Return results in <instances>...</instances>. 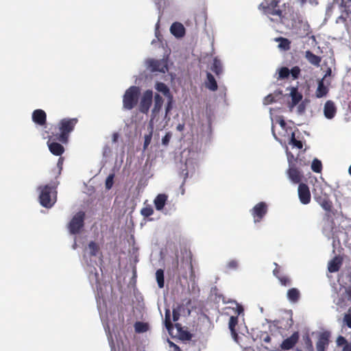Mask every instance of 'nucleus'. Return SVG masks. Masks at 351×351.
<instances>
[{"mask_svg":"<svg viewBox=\"0 0 351 351\" xmlns=\"http://www.w3.org/2000/svg\"><path fill=\"white\" fill-rule=\"evenodd\" d=\"M169 346L172 349L171 351H182L180 348L173 341L168 340Z\"/></svg>","mask_w":351,"mask_h":351,"instance_id":"obj_51","label":"nucleus"},{"mask_svg":"<svg viewBox=\"0 0 351 351\" xmlns=\"http://www.w3.org/2000/svg\"><path fill=\"white\" fill-rule=\"evenodd\" d=\"M168 101L165 106V118L167 117L171 109L173 108V95L167 97Z\"/></svg>","mask_w":351,"mask_h":351,"instance_id":"obj_39","label":"nucleus"},{"mask_svg":"<svg viewBox=\"0 0 351 351\" xmlns=\"http://www.w3.org/2000/svg\"><path fill=\"white\" fill-rule=\"evenodd\" d=\"M302 5L308 2L311 5H317L318 3L317 0H298Z\"/></svg>","mask_w":351,"mask_h":351,"instance_id":"obj_53","label":"nucleus"},{"mask_svg":"<svg viewBox=\"0 0 351 351\" xmlns=\"http://www.w3.org/2000/svg\"><path fill=\"white\" fill-rule=\"evenodd\" d=\"M179 317H180V314H179V313H178L177 311L173 310V320L174 322H176V321H178V320Z\"/></svg>","mask_w":351,"mask_h":351,"instance_id":"obj_55","label":"nucleus"},{"mask_svg":"<svg viewBox=\"0 0 351 351\" xmlns=\"http://www.w3.org/2000/svg\"><path fill=\"white\" fill-rule=\"evenodd\" d=\"M306 59L313 65L319 66L322 61L321 57L314 54L311 51L308 50L305 52Z\"/></svg>","mask_w":351,"mask_h":351,"instance_id":"obj_23","label":"nucleus"},{"mask_svg":"<svg viewBox=\"0 0 351 351\" xmlns=\"http://www.w3.org/2000/svg\"><path fill=\"white\" fill-rule=\"evenodd\" d=\"M239 266L238 261L237 260H231L227 263V267L229 269H236Z\"/></svg>","mask_w":351,"mask_h":351,"instance_id":"obj_47","label":"nucleus"},{"mask_svg":"<svg viewBox=\"0 0 351 351\" xmlns=\"http://www.w3.org/2000/svg\"><path fill=\"white\" fill-rule=\"evenodd\" d=\"M78 123L77 118H64L61 119L58 124L59 132L51 134V137H54V140L62 143H67L69 141V134L74 130L76 124Z\"/></svg>","mask_w":351,"mask_h":351,"instance_id":"obj_1","label":"nucleus"},{"mask_svg":"<svg viewBox=\"0 0 351 351\" xmlns=\"http://www.w3.org/2000/svg\"><path fill=\"white\" fill-rule=\"evenodd\" d=\"M313 197L315 200L321 206V207L328 213L332 212V202L330 199L329 195L326 193L323 187L317 186L313 190Z\"/></svg>","mask_w":351,"mask_h":351,"instance_id":"obj_4","label":"nucleus"},{"mask_svg":"<svg viewBox=\"0 0 351 351\" xmlns=\"http://www.w3.org/2000/svg\"><path fill=\"white\" fill-rule=\"evenodd\" d=\"M88 248L90 250V255L91 256H96L99 250V245L95 242L90 241L88 243Z\"/></svg>","mask_w":351,"mask_h":351,"instance_id":"obj_36","label":"nucleus"},{"mask_svg":"<svg viewBox=\"0 0 351 351\" xmlns=\"http://www.w3.org/2000/svg\"><path fill=\"white\" fill-rule=\"evenodd\" d=\"M147 66L152 72H160L162 73L168 71L167 60H149L147 62Z\"/></svg>","mask_w":351,"mask_h":351,"instance_id":"obj_10","label":"nucleus"},{"mask_svg":"<svg viewBox=\"0 0 351 351\" xmlns=\"http://www.w3.org/2000/svg\"><path fill=\"white\" fill-rule=\"evenodd\" d=\"M164 100L158 93L154 95V104L152 110V119H154L156 116L160 112L163 105Z\"/></svg>","mask_w":351,"mask_h":351,"instance_id":"obj_18","label":"nucleus"},{"mask_svg":"<svg viewBox=\"0 0 351 351\" xmlns=\"http://www.w3.org/2000/svg\"><path fill=\"white\" fill-rule=\"evenodd\" d=\"M328 88L324 84V79L318 81V85L315 91V95L317 98L325 97L328 93Z\"/></svg>","mask_w":351,"mask_h":351,"instance_id":"obj_22","label":"nucleus"},{"mask_svg":"<svg viewBox=\"0 0 351 351\" xmlns=\"http://www.w3.org/2000/svg\"><path fill=\"white\" fill-rule=\"evenodd\" d=\"M290 75V70L287 67H282L279 71V78H287Z\"/></svg>","mask_w":351,"mask_h":351,"instance_id":"obj_43","label":"nucleus"},{"mask_svg":"<svg viewBox=\"0 0 351 351\" xmlns=\"http://www.w3.org/2000/svg\"><path fill=\"white\" fill-rule=\"evenodd\" d=\"M153 92L152 90H145L140 100L138 110L143 114H147L152 104Z\"/></svg>","mask_w":351,"mask_h":351,"instance_id":"obj_8","label":"nucleus"},{"mask_svg":"<svg viewBox=\"0 0 351 351\" xmlns=\"http://www.w3.org/2000/svg\"><path fill=\"white\" fill-rule=\"evenodd\" d=\"M206 81L205 82L206 87L212 91H215L218 88L217 82L214 76L209 72L206 74Z\"/></svg>","mask_w":351,"mask_h":351,"instance_id":"obj_24","label":"nucleus"},{"mask_svg":"<svg viewBox=\"0 0 351 351\" xmlns=\"http://www.w3.org/2000/svg\"><path fill=\"white\" fill-rule=\"evenodd\" d=\"M293 28L295 30V33L300 36V38H305L311 33V27L307 21L299 19L298 23L293 25Z\"/></svg>","mask_w":351,"mask_h":351,"instance_id":"obj_11","label":"nucleus"},{"mask_svg":"<svg viewBox=\"0 0 351 351\" xmlns=\"http://www.w3.org/2000/svg\"><path fill=\"white\" fill-rule=\"evenodd\" d=\"M311 169L315 173H320L322 170V162L319 160L315 158L312 162Z\"/></svg>","mask_w":351,"mask_h":351,"instance_id":"obj_35","label":"nucleus"},{"mask_svg":"<svg viewBox=\"0 0 351 351\" xmlns=\"http://www.w3.org/2000/svg\"><path fill=\"white\" fill-rule=\"evenodd\" d=\"M211 70L217 75H219L222 73V65L220 60L215 58L211 67Z\"/></svg>","mask_w":351,"mask_h":351,"instance_id":"obj_29","label":"nucleus"},{"mask_svg":"<svg viewBox=\"0 0 351 351\" xmlns=\"http://www.w3.org/2000/svg\"><path fill=\"white\" fill-rule=\"evenodd\" d=\"M170 32L176 38H182L185 35V28L179 22H175L171 25Z\"/></svg>","mask_w":351,"mask_h":351,"instance_id":"obj_17","label":"nucleus"},{"mask_svg":"<svg viewBox=\"0 0 351 351\" xmlns=\"http://www.w3.org/2000/svg\"><path fill=\"white\" fill-rule=\"evenodd\" d=\"M274 101V97L272 95H269L265 98V104H269Z\"/></svg>","mask_w":351,"mask_h":351,"instance_id":"obj_52","label":"nucleus"},{"mask_svg":"<svg viewBox=\"0 0 351 351\" xmlns=\"http://www.w3.org/2000/svg\"><path fill=\"white\" fill-rule=\"evenodd\" d=\"M271 341V337L269 336V335H267L265 338H264V341L265 342H269Z\"/></svg>","mask_w":351,"mask_h":351,"instance_id":"obj_63","label":"nucleus"},{"mask_svg":"<svg viewBox=\"0 0 351 351\" xmlns=\"http://www.w3.org/2000/svg\"><path fill=\"white\" fill-rule=\"evenodd\" d=\"M292 159H293V155L290 154L288 155V160L289 163V168L287 170V174L289 178L294 184H300L302 180L303 175L302 172L295 167V165L293 163Z\"/></svg>","mask_w":351,"mask_h":351,"instance_id":"obj_7","label":"nucleus"},{"mask_svg":"<svg viewBox=\"0 0 351 351\" xmlns=\"http://www.w3.org/2000/svg\"><path fill=\"white\" fill-rule=\"evenodd\" d=\"M39 202L45 208H51L56 202L57 191L55 186L49 184L40 186Z\"/></svg>","mask_w":351,"mask_h":351,"instance_id":"obj_2","label":"nucleus"},{"mask_svg":"<svg viewBox=\"0 0 351 351\" xmlns=\"http://www.w3.org/2000/svg\"><path fill=\"white\" fill-rule=\"evenodd\" d=\"M331 69H328L326 72V74L324 75V77L322 79H324V80L325 81L326 78L328 77V76H330L331 75Z\"/></svg>","mask_w":351,"mask_h":351,"instance_id":"obj_61","label":"nucleus"},{"mask_svg":"<svg viewBox=\"0 0 351 351\" xmlns=\"http://www.w3.org/2000/svg\"><path fill=\"white\" fill-rule=\"evenodd\" d=\"M278 123H279L280 125L282 127V128L284 129L286 127L287 123L282 118H280L278 120Z\"/></svg>","mask_w":351,"mask_h":351,"instance_id":"obj_58","label":"nucleus"},{"mask_svg":"<svg viewBox=\"0 0 351 351\" xmlns=\"http://www.w3.org/2000/svg\"><path fill=\"white\" fill-rule=\"evenodd\" d=\"M279 1L277 0H264V2L260 4L259 9L264 14L272 16H276L279 20L282 21L284 16L282 10L280 9L278 5Z\"/></svg>","mask_w":351,"mask_h":351,"instance_id":"obj_5","label":"nucleus"},{"mask_svg":"<svg viewBox=\"0 0 351 351\" xmlns=\"http://www.w3.org/2000/svg\"><path fill=\"white\" fill-rule=\"evenodd\" d=\"M140 94L138 86H132L128 88L123 96V108L128 110L133 109L138 102Z\"/></svg>","mask_w":351,"mask_h":351,"instance_id":"obj_3","label":"nucleus"},{"mask_svg":"<svg viewBox=\"0 0 351 351\" xmlns=\"http://www.w3.org/2000/svg\"><path fill=\"white\" fill-rule=\"evenodd\" d=\"M290 145H291L293 147H295L299 149H302L303 147V143L301 141L297 140L295 137V132L291 133V136L290 138V141L289 142Z\"/></svg>","mask_w":351,"mask_h":351,"instance_id":"obj_33","label":"nucleus"},{"mask_svg":"<svg viewBox=\"0 0 351 351\" xmlns=\"http://www.w3.org/2000/svg\"><path fill=\"white\" fill-rule=\"evenodd\" d=\"M150 141H151V135L145 136V141H144V145H143L144 149H146L147 147V146L150 143Z\"/></svg>","mask_w":351,"mask_h":351,"instance_id":"obj_54","label":"nucleus"},{"mask_svg":"<svg viewBox=\"0 0 351 351\" xmlns=\"http://www.w3.org/2000/svg\"><path fill=\"white\" fill-rule=\"evenodd\" d=\"M278 279L282 286L287 287L291 284V280L288 276L281 275Z\"/></svg>","mask_w":351,"mask_h":351,"instance_id":"obj_41","label":"nucleus"},{"mask_svg":"<svg viewBox=\"0 0 351 351\" xmlns=\"http://www.w3.org/2000/svg\"><path fill=\"white\" fill-rule=\"evenodd\" d=\"M287 296L290 302L295 303L300 300V292L296 288H291L287 291Z\"/></svg>","mask_w":351,"mask_h":351,"instance_id":"obj_25","label":"nucleus"},{"mask_svg":"<svg viewBox=\"0 0 351 351\" xmlns=\"http://www.w3.org/2000/svg\"><path fill=\"white\" fill-rule=\"evenodd\" d=\"M63 162H64V158H62V157H61V156H60V157L58 158V164H57V165H58V168L60 169V171H61V170H62V169Z\"/></svg>","mask_w":351,"mask_h":351,"instance_id":"obj_56","label":"nucleus"},{"mask_svg":"<svg viewBox=\"0 0 351 351\" xmlns=\"http://www.w3.org/2000/svg\"><path fill=\"white\" fill-rule=\"evenodd\" d=\"M154 213V210L151 206H147L144 208H143L141 210V214L145 217H148L151 215H152Z\"/></svg>","mask_w":351,"mask_h":351,"instance_id":"obj_40","label":"nucleus"},{"mask_svg":"<svg viewBox=\"0 0 351 351\" xmlns=\"http://www.w3.org/2000/svg\"><path fill=\"white\" fill-rule=\"evenodd\" d=\"M85 213L79 211L70 221L68 225V229L71 234H78L84 226Z\"/></svg>","mask_w":351,"mask_h":351,"instance_id":"obj_6","label":"nucleus"},{"mask_svg":"<svg viewBox=\"0 0 351 351\" xmlns=\"http://www.w3.org/2000/svg\"><path fill=\"white\" fill-rule=\"evenodd\" d=\"M192 337H193L192 334H191L187 330H182L180 332V338L182 340L189 341L192 339Z\"/></svg>","mask_w":351,"mask_h":351,"instance_id":"obj_45","label":"nucleus"},{"mask_svg":"<svg viewBox=\"0 0 351 351\" xmlns=\"http://www.w3.org/2000/svg\"><path fill=\"white\" fill-rule=\"evenodd\" d=\"M167 195L166 194L162 193L158 194L154 200L155 208L157 210H161L165 206V204L167 201Z\"/></svg>","mask_w":351,"mask_h":351,"instance_id":"obj_21","label":"nucleus"},{"mask_svg":"<svg viewBox=\"0 0 351 351\" xmlns=\"http://www.w3.org/2000/svg\"><path fill=\"white\" fill-rule=\"evenodd\" d=\"M300 69L299 66H293L291 70H290V74H291V76L293 77V80H296L299 77V75L300 74Z\"/></svg>","mask_w":351,"mask_h":351,"instance_id":"obj_44","label":"nucleus"},{"mask_svg":"<svg viewBox=\"0 0 351 351\" xmlns=\"http://www.w3.org/2000/svg\"><path fill=\"white\" fill-rule=\"evenodd\" d=\"M184 124H178V126H177V130L178 131H182L184 130Z\"/></svg>","mask_w":351,"mask_h":351,"instance_id":"obj_62","label":"nucleus"},{"mask_svg":"<svg viewBox=\"0 0 351 351\" xmlns=\"http://www.w3.org/2000/svg\"><path fill=\"white\" fill-rule=\"evenodd\" d=\"M272 133H273V135H274V138L276 139H277V136H276V133L274 132V125L272 126Z\"/></svg>","mask_w":351,"mask_h":351,"instance_id":"obj_64","label":"nucleus"},{"mask_svg":"<svg viewBox=\"0 0 351 351\" xmlns=\"http://www.w3.org/2000/svg\"><path fill=\"white\" fill-rule=\"evenodd\" d=\"M274 265H276V268L273 270V274L274 276L278 278L282 275L280 272V267L276 263H275Z\"/></svg>","mask_w":351,"mask_h":351,"instance_id":"obj_49","label":"nucleus"},{"mask_svg":"<svg viewBox=\"0 0 351 351\" xmlns=\"http://www.w3.org/2000/svg\"><path fill=\"white\" fill-rule=\"evenodd\" d=\"M54 137L49 136V141H47V145L50 152L58 156H60L64 152V147L54 140Z\"/></svg>","mask_w":351,"mask_h":351,"instance_id":"obj_14","label":"nucleus"},{"mask_svg":"<svg viewBox=\"0 0 351 351\" xmlns=\"http://www.w3.org/2000/svg\"><path fill=\"white\" fill-rule=\"evenodd\" d=\"M341 265L342 258L340 256H336L329 261L328 265V270L330 273L337 272L339 270Z\"/></svg>","mask_w":351,"mask_h":351,"instance_id":"obj_20","label":"nucleus"},{"mask_svg":"<svg viewBox=\"0 0 351 351\" xmlns=\"http://www.w3.org/2000/svg\"><path fill=\"white\" fill-rule=\"evenodd\" d=\"M114 174L110 173L106 180L105 186L106 189L110 190L114 184Z\"/></svg>","mask_w":351,"mask_h":351,"instance_id":"obj_42","label":"nucleus"},{"mask_svg":"<svg viewBox=\"0 0 351 351\" xmlns=\"http://www.w3.org/2000/svg\"><path fill=\"white\" fill-rule=\"evenodd\" d=\"M343 324L348 328H351V308L344 314L343 317Z\"/></svg>","mask_w":351,"mask_h":351,"instance_id":"obj_38","label":"nucleus"},{"mask_svg":"<svg viewBox=\"0 0 351 351\" xmlns=\"http://www.w3.org/2000/svg\"><path fill=\"white\" fill-rule=\"evenodd\" d=\"M171 134L168 132L167 133L165 136H163V138H162V143L164 145H167L169 144V141L171 139Z\"/></svg>","mask_w":351,"mask_h":351,"instance_id":"obj_50","label":"nucleus"},{"mask_svg":"<svg viewBox=\"0 0 351 351\" xmlns=\"http://www.w3.org/2000/svg\"><path fill=\"white\" fill-rule=\"evenodd\" d=\"M149 328L148 324L142 322H136L134 324V330L136 332L141 333L146 332Z\"/></svg>","mask_w":351,"mask_h":351,"instance_id":"obj_30","label":"nucleus"},{"mask_svg":"<svg viewBox=\"0 0 351 351\" xmlns=\"http://www.w3.org/2000/svg\"><path fill=\"white\" fill-rule=\"evenodd\" d=\"M298 193L299 199L302 204H308L311 202V195L307 184L300 183Z\"/></svg>","mask_w":351,"mask_h":351,"instance_id":"obj_12","label":"nucleus"},{"mask_svg":"<svg viewBox=\"0 0 351 351\" xmlns=\"http://www.w3.org/2000/svg\"><path fill=\"white\" fill-rule=\"evenodd\" d=\"M156 278L159 288H163L165 285L164 280V271L162 269H158L156 272Z\"/></svg>","mask_w":351,"mask_h":351,"instance_id":"obj_31","label":"nucleus"},{"mask_svg":"<svg viewBox=\"0 0 351 351\" xmlns=\"http://www.w3.org/2000/svg\"><path fill=\"white\" fill-rule=\"evenodd\" d=\"M300 338L299 332H294L289 337L285 339L281 343V348L289 350L293 348L298 343Z\"/></svg>","mask_w":351,"mask_h":351,"instance_id":"obj_15","label":"nucleus"},{"mask_svg":"<svg viewBox=\"0 0 351 351\" xmlns=\"http://www.w3.org/2000/svg\"><path fill=\"white\" fill-rule=\"evenodd\" d=\"M347 341L343 336H339L337 339V344L339 346H341L343 345H346Z\"/></svg>","mask_w":351,"mask_h":351,"instance_id":"obj_48","label":"nucleus"},{"mask_svg":"<svg viewBox=\"0 0 351 351\" xmlns=\"http://www.w3.org/2000/svg\"><path fill=\"white\" fill-rule=\"evenodd\" d=\"M119 138V134L118 133H114L112 135V141L114 143H116L118 141Z\"/></svg>","mask_w":351,"mask_h":351,"instance_id":"obj_60","label":"nucleus"},{"mask_svg":"<svg viewBox=\"0 0 351 351\" xmlns=\"http://www.w3.org/2000/svg\"><path fill=\"white\" fill-rule=\"evenodd\" d=\"M155 88L158 92L162 93L167 97L172 95L168 86L163 82H157L155 85Z\"/></svg>","mask_w":351,"mask_h":351,"instance_id":"obj_28","label":"nucleus"},{"mask_svg":"<svg viewBox=\"0 0 351 351\" xmlns=\"http://www.w3.org/2000/svg\"><path fill=\"white\" fill-rule=\"evenodd\" d=\"M330 334L329 332L325 331L321 332L318 336V339L316 343L317 351H326L330 342Z\"/></svg>","mask_w":351,"mask_h":351,"instance_id":"obj_13","label":"nucleus"},{"mask_svg":"<svg viewBox=\"0 0 351 351\" xmlns=\"http://www.w3.org/2000/svg\"><path fill=\"white\" fill-rule=\"evenodd\" d=\"M275 40L276 42H278V48L284 50V51H288L291 48V41L286 38L283 37H278L275 38Z\"/></svg>","mask_w":351,"mask_h":351,"instance_id":"obj_26","label":"nucleus"},{"mask_svg":"<svg viewBox=\"0 0 351 351\" xmlns=\"http://www.w3.org/2000/svg\"><path fill=\"white\" fill-rule=\"evenodd\" d=\"M291 106H296L302 99V95L296 88H292L291 91Z\"/></svg>","mask_w":351,"mask_h":351,"instance_id":"obj_27","label":"nucleus"},{"mask_svg":"<svg viewBox=\"0 0 351 351\" xmlns=\"http://www.w3.org/2000/svg\"><path fill=\"white\" fill-rule=\"evenodd\" d=\"M346 293L348 295V299L351 301V286L346 289Z\"/></svg>","mask_w":351,"mask_h":351,"instance_id":"obj_57","label":"nucleus"},{"mask_svg":"<svg viewBox=\"0 0 351 351\" xmlns=\"http://www.w3.org/2000/svg\"><path fill=\"white\" fill-rule=\"evenodd\" d=\"M344 11L346 14L348 16L351 14V0H347L344 2L343 4Z\"/></svg>","mask_w":351,"mask_h":351,"instance_id":"obj_46","label":"nucleus"},{"mask_svg":"<svg viewBox=\"0 0 351 351\" xmlns=\"http://www.w3.org/2000/svg\"><path fill=\"white\" fill-rule=\"evenodd\" d=\"M238 323V317L237 316H231L229 319V328L232 332V335H237V332L235 330V326L237 325Z\"/></svg>","mask_w":351,"mask_h":351,"instance_id":"obj_32","label":"nucleus"},{"mask_svg":"<svg viewBox=\"0 0 351 351\" xmlns=\"http://www.w3.org/2000/svg\"><path fill=\"white\" fill-rule=\"evenodd\" d=\"M336 111L337 109L333 101L328 100L325 103L324 112L327 119H332L336 114Z\"/></svg>","mask_w":351,"mask_h":351,"instance_id":"obj_19","label":"nucleus"},{"mask_svg":"<svg viewBox=\"0 0 351 351\" xmlns=\"http://www.w3.org/2000/svg\"><path fill=\"white\" fill-rule=\"evenodd\" d=\"M243 311V308L241 306H239L237 304V315H239L241 313H242Z\"/></svg>","mask_w":351,"mask_h":351,"instance_id":"obj_59","label":"nucleus"},{"mask_svg":"<svg viewBox=\"0 0 351 351\" xmlns=\"http://www.w3.org/2000/svg\"><path fill=\"white\" fill-rule=\"evenodd\" d=\"M32 121L37 125H44L47 122L46 112L41 109L35 110L32 112Z\"/></svg>","mask_w":351,"mask_h":351,"instance_id":"obj_16","label":"nucleus"},{"mask_svg":"<svg viewBox=\"0 0 351 351\" xmlns=\"http://www.w3.org/2000/svg\"><path fill=\"white\" fill-rule=\"evenodd\" d=\"M267 205L264 202H261L256 204L250 210L251 215L254 218V223L260 222L267 213Z\"/></svg>","mask_w":351,"mask_h":351,"instance_id":"obj_9","label":"nucleus"},{"mask_svg":"<svg viewBox=\"0 0 351 351\" xmlns=\"http://www.w3.org/2000/svg\"><path fill=\"white\" fill-rule=\"evenodd\" d=\"M302 339L305 345L306 350L307 351H314L313 342L309 335L308 334H306L305 335L303 336Z\"/></svg>","mask_w":351,"mask_h":351,"instance_id":"obj_34","label":"nucleus"},{"mask_svg":"<svg viewBox=\"0 0 351 351\" xmlns=\"http://www.w3.org/2000/svg\"><path fill=\"white\" fill-rule=\"evenodd\" d=\"M165 325L169 332H170L173 328V324L171 321L170 311L169 310H167L165 312Z\"/></svg>","mask_w":351,"mask_h":351,"instance_id":"obj_37","label":"nucleus"}]
</instances>
